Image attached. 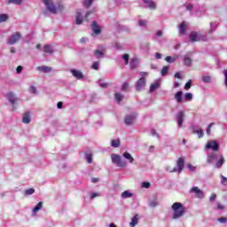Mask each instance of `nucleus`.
Segmentation results:
<instances>
[{"label":"nucleus","instance_id":"6","mask_svg":"<svg viewBox=\"0 0 227 227\" xmlns=\"http://www.w3.org/2000/svg\"><path fill=\"white\" fill-rule=\"evenodd\" d=\"M176 166L177 168H174L172 170H170V173H180L181 171H184V167L185 166V159L184 157L178 158L176 160Z\"/></svg>","mask_w":227,"mask_h":227},{"label":"nucleus","instance_id":"25","mask_svg":"<svg viewBox=\"0 0 227 227\" xmlns=\"http://www.w3.org/2000/svg\"><path fill=\"white\" fill-rule=\"evenodd\" d=\"M185 31H187V25L185 21H182L179 24V35H185Z\"/></svg>","mask_w":227,"mask_h":227},{"label":"nucleus","instance_id":"30","mask_svg":"<svg viewBox=\"0 0 227 227\" xmlns=\"http://www.w3.org/2000/svg\"><path fill=\"white\" fill-rule=\"evenodd\" d=\"M148 205L151 208H155V207H158L159 201H157V198H155L154 200H149Z\"/></svg>","mask_w":227,"mask_h":227},{"label":"nucleus","instance_id":"41","mask_svg":"<svg viewBox=\"0 0 227 227\" xmlns=\"http://www.w3.org/2000/svg\"><path fill=\"white\" fill-rule=\"evenodd\" d=\"M158 36H162V30L156 31L155 35L153 36V40L159 42Z\"/></svg>","mask_w":227,"mask_h":227},{"label":"nucleus","instance_id":"4","mask_svg":"<svg viewBox=\"0 0 227 227\" xmlns=\"http://www.w3.org/2000/svg\"><path fill=\"white\" fill-rule=\"evenodd\" d=\"M189 39L192 43H194V42H207V35H198V32L192 31L190 32Z\"/></svg>","mask_w":227,"mask_h":227},{"label":"nucleus","instance_id":"50","mask_svg":"<svg viewBox=\"0 0 227 227\" xmlns=\"http://www.w3.org/2000/svg\"><path fill=\"white\" fill-rule=\"evenodd\" d=\"M37 89L35 87V85H30L29 92L32 93V95H36Z\"/></svg>","mask_w":227,"mask_h":227},{"label":"nucleus","instance_id":"27","mask_svg":"<svg viewBox=\"0 0 227 227\" xmlns=\"http://www.w3.org/2000/svg\"><path fill=\"white\" fill-rule=\"evenodd\" d=\"M137 223H139V215H135L132 218H131V222L129 223V226L130 227H134L137 224Z\"/></svg>","mask_w":227,"mask_h":227},{"label":"nucleus","instance_id":"33","mask_svg":"<svg viewBox=\"0 0 227 227\" xmlns=\"http://www.w3.org/2000/svg\"><path fill=\"white\" fill-rule=\"evenodd\" d=\"M114 98H115L117 104H120L121 102V100H123V95L120 92H116L114 94Z\"/></svg>","mask_w":227,"mask_h":227},{"label":"nucleus","instance_id":"18","mask_svg":"<svg viewBox=\"0 0 227 227\" xmlns=\"http://www.w3.org/2000/svg\"><path fill=\"white\" fill-rule=\"evenodd\" d=\"M6 97H7V100L12 104V106H14V104L17 102V98H15V93L7 92Z\"/></svg>","mask_w":227,"mask_h":227},{"label":"nucleus","instance_id":"26","mask_svg":"<svg viewBox=\"0 0 227 227\" xmlns=\"http://www.w3.org/2000/svg\"><path fill=\"white\" fill-rule=\"evenodd\" d=\"M37 70H39V72H43V74H49V72H51L52 68L47 66H40L37 67Z\"/></svg>","mask_w":227,"mask_h":227},{"label":"nucleus","instance_id":"17","mask_svg":"<svg viewBox=\"0 0 227 227\" xmlns=\"http://www.w3.org/2000/svg\"><path fill=\"white\" fill-rule=\"evenodd\" d=\"M83 20H82V12H81V10L76 11V17H75V24L77 26H81L82 24Z\"/></svg>","mask_w":227,"mask_h":227},{"label":"nucleus","instance_id":"52","mask_svg":"<svg viewBox=\"0 0 227 227\" xmlns=\"http://www.w3.org/2000/svg\"><path fill=\"white\" fill-rule=\"evenodd\" d=\"M199 139H201V137H203V136H205V133L203 132L202 129H200L199 131L196 132Z\"/></svg>","mask_w":227,"mask_h":227},{"label":"nucleus","instance_id":"47","mask_svg":"<svg viewBox=\"0 0 227 227\" xmlns=\"http://www.w3.org/2000/svg\"><path fill=\"white\" fill-rule=\"evenodd\" d=\"M176 59L171 56H167L165 58V61H167V63H175Z\"/></svg>","mask_w":227,"mask_h":227},{"label":"nucleus","instance_id":"3","mask_svg":"<svg viewBox=\"0 0 227 227\" xmlns=\"http://www.w3.org/2000/svg\"><path fill=\"white\" fill-rule=\"evenodd\" d=\"M140 75L141 77L136 82V85H135L137 91H143V90H145V86H146V79L145 78V75H148V73L140 72Z\"/></svg>","mask_w":227,"mask_h":227},{"label":"nucleus","instance_id":"20","mask_svg":"<svg viewBox=\"0 0 227 227\" xmlns=\"http://www.w3.org/2000/svg\"><path fill=\"white\" fill-rule=\"evenodd\" d=\"M175 99L176 100L177 104H182L184 101V92L182 90H178L175 94Z\"/></svg>","mask_w":227,"mask_h":227},{"label":"nucleus","instance_id":"54","mask_svg":"<svg viewBox=\"0 0 227 227\" xmlns=\"http://www.w3.org/2000/svg\"><path fill=\"white\" fill-rule=\"evenodd\" d=\"M137 25L140 27H146V21L143 20H139L138 22H137Z\"/></svg>","mask_w":227,"mask_h":227},{"label":"nucleus","instance_id":"35","mask_svg":"<svg viewBox=\"0 0 227 227\" xmlns=\"http://www.w3.org/2000/svg\"><path fill=\"white\" fill-rule=\"evenodd\" d=\"M10 19V16L6 13H1L0 14V24H3V22H6Z\"/></svg>","mask_w":227,"mask_h":227},{"label":"nucleus","instance_id":"5","mask_svg":"<svg viewBox=\"0 0 227 227\" xmlns=\"http://www.w3.org/2000/svg\"><path fill=\"white\" fill-rule=\"evenodd\" d=\"M113 164H116L118 168H126L127 162L121 160V156L120 154H112L111 155Z\"/></svg>","mask_w":227,"mask_h":227},{"label":"nucleus","instance_id":"36","mask_svg":"<svg viewBox=\"0 0 227 227\" xmlns=\"http://www.w3.org/2000/svg\"><path fill=\"white\" fill-rule=\"evenodd\" d=\"M85 160L88 164H91V162H93V154L90 153H85Z\"/></svg>","mask_w":227,"mask_h":227},{"label":"nucleus","instance_id":"13","mask_svg":"<svg viewBox=\"0 0 227 227\" xmlns=\"http://www.w3.org/2000/svg\"><path fill=\"white\" fill-rule=\"evenodd\" d=\"M144 4H146L145 8H147L148 10H156L157 9V4L153 0H142Z\"/></svg>","mask_w":227,"mask_h":227},{"label":"nucleus","instance_id":"43","mask_svg":"<svg viewBox=\"0 0 227 227\" xmlns=\"http://www.w3.org/2000/svg\"><path fill=\"white\" fill-rule=\"evenodd\" d=\"M215 29H217V22H215V23L211 22L209 33H214V31H215Z\"/></svg>","mask_w":227,"mask_h":227},{"label":"nucleus","instance_id":"37","mask_svg":"<svg viewBox=\"0 0 227 227\" xmlns=\"http://www.w3.org/2000/svg\"><path fill=\"white\" fill-rule=\"evenodd\" d=\"M168 72H169V66H164L160 72L162 77H166V75H168Z\"/></svg>","mask_w":227,"mask_h":227},{"label":"nucleus","instance_id":"2","mask_svg":"<svg viewBox=\"0 0 227 227\" xmlns=\"http://www.w3.org/2000/svg\"><path fill=\"white\" fill-rule=\"evenodd\" d=\"M171 209L173 210L172 218L173 219H180L185 214V207L182 202H175L173 203Z\"/></svg>","mask_w":227,"mask_h":227},{"label":"nucleus","instance_id":"45","mask_svg":"<svg viewBox=\"0 0 227 227\" xmlns=\"http://www.w3.org/2000/svg\"><path fill=\"white\" fill-rule=\"evenodd\" d=\"M212 127H214V122H211L210 124H208L206 129V133L207 134V136H210V134H212Z\"/></svg>","mask_w":227,"mask_h":227},{"label":"nucleus","instance_id":"1","mask_svg":"<svg viewBox=\"0 0 227 227\" xmlns=\"http://www.w3.org/2000/svg\"><path fill=\"white\" fill-rule=\"evenodd\" d=\"M207 164H214L215 162V168L216 169H221L225 162L224 156H223V154L212 153L211 154L207 155Z\"/></svg>","mask_w":227,"mask_h":227},{"label":"nucleus","instance_id":"57","mask_svg":"<svg viewBox=\"0 0 227 227\" xmlns=\"http://www.w3.org/2000/svg\"><path fill=\"white\" fill-rule=\"evenodd\" d=\"M190 192H194V194H197V193L200 192V188H198V186H193V187L191 189Z\"/></svg>","mask_w":227,"mask_h":227},{"label":"nucleus","instance_id":"59","mask_svg":"<svg viewBox=\"0 0 227 227\" xmlns=\"http://www.w3.org/2000/svg\"><path fill=\"white\" fill-rule=\"evenodd\" d=\"M192 129L193 134H196V133L199 132V130H200V126H199V125H193V126L192 127Z\"/></svg>","mask_w":227,"mask_h":227},{"label":"nucleus","instance_id":"21","mask_svg":"<svg viewBox=\"0 0 227 227\" xmlns=\"http://www.w3.org/2000/svg\"><path fill=\"white\" fill-rule=\"evenodd\" d=\"M22 121L26 123L27 125L31 123V113L26 112L23 114Z\"/></svg>","mask_w":227,"mask_h":227},{"label":"nucleus","instance_id":"10","mask_svg":"<svg viewBox=\"0 0 227 227\" xmlns=\"http://www.w3.org/2000/svg\"><path fill=\"white\" fill-rule=\"evenodd\" d=\"M70 74H72L73 77L78 81H82V79H84V74H82L81 70L72 68L70 69Z\"/></svg>","mask_w":227,"mask_h":227},{"label":"nucleus","instance_id":"48","mask_svg":"<svg viewBox=\"0 0 227 227\" xmlns=\"http://www.w3.org/2000/svg\"><path fill=\"white\" fill-rule=\"evenodd\" d=\"M130 56L127 53L122 55V59H124V63L125 65H129V59Z\"/></svg>","mask_w":227,"mask_h":227},{"label":"nucleus","instance_id":"8","mask_svg":"<svg viewBox=\"0 0 227 227\" xmlns=\"http://www.w3.org/2000/svg\"><path fill=\"white\" fill-rule=\"evenodd\" d=\"M219 142L217 140H211L207 143L206 150H212L213 152H219Z\"/></svg>","mask_w":227,"mask_h":227},{"label":"nucleus","instance_id":"62","mask_svg":"<svg viewBox=\"0 0 227 227\" xmlns=\"http://www.w3.org/2000/svg\"><path fill=\"white\" fill-rule=\"evenodd\" d=\"M98 196H100V194H98V192H92L90 194V200H95V198H98Z\"/></svg>","mask_w":227,"mask_h":227},{"label":"nucleus","instance_id":"61","mask_svg":"<svg viewBox=\"0 0 227 227\" xmlns=\"http://www.w3.org/2000/svg\"><path fill=\"white\" fill-rule=\"evenodd\" d=\"M215 198H217V195L215 193H213L210 197H209V201L212 203L214 201H215Z\"/></svg>","mask_w":227,"mask_h":227},{"label":"nucleus","instance_id":"38","mask_svg":"<svg viewBox=\"0 0 227 227\" xmlns=\"http://www.w3.org/2000/svg\"><path fill=\"white\" fill-rule=\"evenodd\" d=\"M202 81L206 83V84H209V82H212V77L210 75H203L202 76Z\"/></svg>","mask_w":227,"mask_h":227},{"label":"nucleus","instance_id":"40","mask_svg":"<svg viewBox=\"0 0 227 227\" xmlns=\"http://www.w3.org/2000/svg\"><path fill=\"white\" fill-rule=\"evenodd\" d=\"M93 1H95V0H84L83 6L85 8H90V6L93 4Z\"/></svg>","mask_w":227,"mask_h":227},{"label":"nucleus","instance_id":"23","mask_svg":"<svg viewBox=\"0 0 227 227\" xmlns=\"http://www.w3.org/2000/svg\"><path fill=\"white\" fill-rule=\"evenodd\" d=\"M134 196V193H132L129 190H126L124 191L121 194V198L122 200H127L129 198H132Z\"/></svg>","mask_w":227,"mask_h":227},{"label":"nucleus","instance_id":"19","mask_svg":"<svg viewBox=\"0 0 227 227\" xmlns=\"http://www.w3.org/2000/svg\"><path fill=\"white\" fill-rule=\"evenodd\" d=\"M42 207H43V202H38L35 207L32 209V215H36L40 210H42Z\"/></svg>","mask_w":227,"mask_h":227},{"label":"nucleus","instance_id":"51","mask_svg":"<svg viewBox=\"0 0 227 227\" xmlns=\"http://www.w3.org/2000/svg\"><path fill=\"white\" fill-rule=\"evenodd\" d=\"M25 193H26L27 196H31V194H35V189H34V188L27 189V190L25 191Z\"/></svg>","mask_w":227,"mask_h":227},{"label":"nucleus","instance_id":"60","mask_svg":"<svg viewBox=\"0 0 227 227\" xmlns=\"http://www.w3.org/2000/svg\"><path fill=\"white\" fill-rule=\"evenodd\" d=\"M188 169H190V171H192V173H194V171H196V167L192 166V164H188L187 165Z\"/></svg>","mask_w":227,"mask_h":227},{"label":"nucleus","instance_id":"31","mask_svg":"<svg viewBox=\"0 0 227 227\" xmlns=\"http://www.w3.org/2000/svg\"><path fill=\"white\" fill-rule=\"evenodd\" d=\"M94 56L98 59H100V58H104V51L102 50L98 49L94 51Z\"/></svg>","mask_w":227,"mask_h":227},{"label":"nucleus","instance_id":"22","mask_svg":"<svg viewBox=\"0 0 227 227\" xmlns=\"http://www.w3.org/2000/svg\"><path fill=\"white\" fill-rule=\"evenodd\" d=\"M183 63L184 67H192V59L187 55L184 56Z\"/></svg>","mask_w":227,"mask_h":227},{"label":"nucleus","instance_id":"53","mask_svg":"<svg viewBox=\"0 0 227 227\" xmlns=\"http://www.w3.org/2000/svg\"><path fill=\"white\" fill-rule=\"evenodd\" d=\"M150 182H143L142 184H141V187H143V189H150Z\"/></svg>","mask_w":227,"mask_h":227},{"label":"nucleus","instance_id":"12","mask_svg":"<svg viewBox=\"0 0 227 227\" xmlns=\"http://www.w3.org/2000/svg\"><path fill=\"white\" fill-rule=\"evenodd\" d=\"M44 4L46 6V10H48L50 13H52L53 15H56V13H58V7H56V5H54L52 2L50 1Z\"/></svg>","mask_w":227,"mask_h":227},{"label":"nucleus","instance_id":"15","mask_svg":"<svg viewBox=\"0 0 227 227\" xmlns=\"http://www.w3.org/2000/svg\"><path fill=\"white\" fill-rule=\"evenodd\" d=\"M160 88V80H156L155 82L151 84L149 88V93H153L154 91H157Z\"/></svg>","mask_w":227,"mask_h":227},{"label":"nucleus","instance_id":"39","mask_svg":"<svg viewBox=\"0 0 227 227\" xmlns=\"http://www.w3.org/2000/svg\"><path fill=\"white\" fill-rule=\"evenodd\" d=\"M7 4H17L20 6V4H22V0H7Z\"/></svg>","mask_w":227,"mask_h":227},{"label":"nucleus","instance_id":"46","mask_svg":"<svg viewBox=\"0 0 227 227\" xmlns=\"http://www.w3.org/2000/svg\"><path fill=\"white\" fill-rule=\"evenodd\" d=\"M221 177V184L227 185V177L224 176L223 174L220 175Z\"/></svg>","mask_w":227,"mask_h":227},{"label":"nucleus","instance_id":"49","mask_svg":"<svg viewBox=\"0 0 227 227\" xmlns=\"http://www.w3.org/2000/svg\"><path fill=\"white\" fill-rule=\"evenodd\" d=\"M127 90H129V82H124L121 85V90L127 91Z\"/></svg>","mask_w":227,"mask_h":227},{"label":"nucleus","instance_id":"9","mask_svg":"<svg viewBox=\"0 0 227 227\" xmlns=\"http://www.w3.org/2000/svg\"><path fill=\"white\" fill-rule=\"evenodd\" d=\"M136 118H137V113H132L130 114L126 115L124 118L125 125H132Z\"/></svg>","mask_w":227,"mask_h":227},{"label":"nucleus","instance_id":"64","mask_svg":"<svg viewBox=\"0 0 227 227\" xmlns=\"http://www.w3.org/2000/svg\"><path fill=\"white\" fill-rule=\"evenodd\" d=\"M227 222V218L226 217H220L218 218V223H222L223 224H224V223Z\"/></svg>","mask_w":227,"mask_h":227},{"label":"nucleus","instance_id":"28","mask_svg":"<svg viewBox=\"0 0 227 227\" xmlns=\"http://www.w3.org/2000/svg\"><path fill=\"white\" fill-rule=\"evenodd\" d=\"M140 49H141L142 51H144V52H150V43H149V42L143 43L140 45Z\"/></svg>","mask_w":227,"mask_h":227},{"label":"nucleus","instance_id":"29","mask_svg":"<svg viewBox=\"0 0 227 227\" xmlns=\"http://www.w3.org/2000/svg\"><path fill=\"white\" fill-rule=\"evenodd\" d=\"M43 51L46 54H54V49L50 44H45Z\"/></svg>","mask_w":227,"mask_h":227},{"label":"nucleus","instance_id":"58","mask_svg":"<svg viewBox=\"0 0 227 227\" xmlns=\"http://www.w3.org/2000/svg\"><path fill=\"white\" fill-rule=\"evenodd\" d=\"M193 9H194V5L192 4H186V10L188 12H192Z\"/></svg>","mask_w":227,"mask_h":227},{"label":"nucleus","instance_id":"32","mask_svg":"<svg viewBox=\"0 0 227 227\" xmlns=\"http://www.w3.org/2000/svg\"><path fill=\"white\" fill-rule=\"evenodd\" d=\"M120 138H117V139H113L112 141H111V146L113 147V148H119V146H120Z\"/></svg>","mask_w":227,"mask_h":227},{"label":"nucleus","instance_id":"11","mask_svg":"<svg viewBox=\"0 0 227 227\" xmlns=\"http://www.w3.org/2000/svg\"><path fill=\"white\" fill-rule=\"evenodd\" d=\"M176 121H177V127L182 128V125H184V118H185V113L184 111L180 110L176 114Z\"/></svg>","mask_w":227,"mask_h":227},{"label":"nucleus","instance_id":"7","mask_svg":"<svg viewBox=\"0 0 227 227\" xmlns=\"http://www.w3.org/2000/svg\"><path fill=\"white\" fill-rule=\"evenodd\" d=\"M20 38H22V35L20 34V32H15L11 36L8 37L7 44L15 45V43H17V42H19Z\"/></svg>","mask_w":227,"mask_h":227},{"label":"nucleus","instance_id":"56","mask_svg":"<svg viewBox=\"0 0 227 227\" xmlns=\"http://www.w3.org/2000/svg\"><path fill=\"white\" fill-rule=\"evenodd\" d=\"M92 70H98V61H95L91 65Z\"/></svg>","mask_w":227,"mask_h":227},{"label":"nucleus","instance_id":"42","mask_svg":"<svg viewBox=\"0 0 227 227\" xmlns=\"http://www.w3.org/2000/svg\"><path fill=\"white\" fill-rule=\"evenodd\" d=\"M192 86V80H189L184 87V90H185V91H189V90H191V87Z\"/></svg>","mask_w":227,"mask_h":227},{"label":"nucleus","instance_id":"44","mask_svg":"<svg viewBox=\"0 0 227 227\" xmlns=\"http://www.w3.org/2000/svg\"><path fill=\"white\" fill-rule=\"evenodd\" d=\"M120 31H124L125 33H130V28L128 26H120L119 27Z\"/></svg>","mask_w":227,"mask_h":227},{"label":"nucleus","instance_id":"34","mask_svg":"<svg viewBox=\"0 0 227 227\" xmlns=\"http://www.w3.org/2000/svg\"><path fill=\"white\" fill-rule=\"evenodd\" d=\"M184 102H191V100H192V93L191 92H186L184 95Z\"/></svg>","mask_w":227,"mask_h":227},{"label":"nucleus","instance_id":"63","mask_svg":"<svg viewBox=\"0 0 227 227\" xmlns=\"http://www.w3.org/2000/svg\"><path fill=\"white\" fill-rule=\"evenodd\" d=\"M100 88H107L108 84L106 82H102L100 80L98 82Z\"/></svg>","mask_w":227,"mask_h":227},{"label":"nucleus","instance_id":"16","mask_svg":"<svg viewBox=\"0 0 227 227\" xmlns=\"http://www.w3.org/2000/svg\"><path fill=\"white\" fill-rule=\"evenodd\" d=\"M91 27L95 35H100V33H102V28L100 27V26H98V23H97V21H92Z\"/></svg>","mask_w":227,"mask_h":227},{"label":"nucleus","instance_id":"14","mask_svg":"<svg viewBox=\"0 0 227 227\" xmlns=\"http://www.w3.org/2000/svg\"><path fill=\"white\" fill-rule=\"evenodd\" d=\"M139 67V59L137 58H132L129 60V68L130 70H136Z\"/></svg>","mask_w":227,"mask_h":227},{"label":"nucleus","instance_id":"55","mask_svg":"<svg viewBox=\"0 0 227 227\" xmlns=\"http://www.w3.org/2000/svg\"><path fill=\"white\" fill-rule=\"evenodd\" d=\"M196 195H197V198H200V199L205 198V192H203L202 190H199V192Z\"/></svg>","mask_w":227,"mask_h":227},{"label":"nucleus","instance_id":"24","mask_svg":"<svg viewBox=\"0 0 227 227\" xmlns=\"http://www.w3.org/2000/svg\"><path fill=\"white\" fill-rule=\"evenodd\" d=\"M122 157L126 159V160H129V164H134V157H132V154H130L129 152L122 153Z\"/></svg>","mask_w":227,"mask_h":227}]
</instances>
